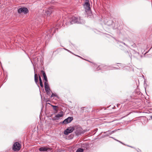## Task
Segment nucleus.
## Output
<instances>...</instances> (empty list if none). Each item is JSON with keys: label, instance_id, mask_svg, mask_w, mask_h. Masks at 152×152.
<instances>
[{"label": "nucleus", "instance_id": "26", "mask_svg": "<svg viewBox=\"0 0 152 152\" xmlns=\"http://www.w3.org/2000/svg\"><path fill=\"white\" fill-rule=\"evenodd\" d=\"M78 56L79 57H80V56Z\"/></svg>", "mask_w": 152, "mask_h": 152}, {"label": "nucleus", "instance_id": "16", "mask_svg": "<svg viewBox=\"0 0 152 152\" xmlns=\"http://www.w3.org/2000/svg\"><path fill=\"white\" fill-rule=\"evenodd\" d=\"M39 83H40V86L42 87L43 86V85L42 82V80L40 76L39 75Z\"/></svg>", "mask_w": 152, "mask_h": 152}, {"label": "nucleus", "instance_id": "5", "mask_svg": "<svg viewBox=\"0 0 152 152\" xmlns=\"http://www.w3.org/2000/svg\"><path fill=\"white\" fill-rule=\"evenodd\" d=\"M28 10L26 7H21L18 10V12L19 13H23L25 14H26L28 12Z\"/></svg>", "mask_w": 152, "mask_h": 152}, {"label": "nucleus", "instance_id": "2", "mask_svg": "<svg viewBox=\"0 0 152 152\" xmlns=\"http://www.w3.org/2000/svg\"><path fill=\"white\" fill-rule=\"evenodd\" d=\"M56 28H51L49 30L48 33L45 37V39L46 43L50 39L53 34L55 32Z\"/></svg>", "mask_w": 152, "mask_h": 152}, {"label": "nucleus", "instance_id": "24", "mask_svg": "<svg viewBox=\"0 0 152 152\" xmlns=\"http://www.w3.org/2000/svg\"><path fill=\"white\" fill-rule=\"evenodd\" d=\"M150 118H151V119H152V116H150Z\"/></svg>", "mask_w": 152, "mask_h": 152}, {"label": "nucleus", "instance_id": "18", "mask_svg": "<svg viewBox=\"0 0 152 152\" xmlns=\"http://www.w3.org/2000/svg\"><path fill=\"white\" fill-rule=\"evenodd\" d=\"M57 97V95L56 94L52 93V95L51 96V97Z\"/></svg>", "mask_w": 152, "mask_h": 152}, {"label": "nucleus", "instance_id": "21", "mask_svg": "<svg viewBox=\"0 0 152 152\" xmlns=\"http://www.w3.org/2000/svg\"><path fill=\"white\" fill-rule=\"evenodd\" d=\"M64 50H66V51H68V52H70V53H72V54H73V53H72L71 51H70L69 50H68V49H66V48H65V49H64Z\"/></svg>", "mask_w": 152, "mask_h": 152}, {"label": "nucleus", "instance_id": "11", "mask_svg": "<svg viewBox=\"0 0 152 152\" xmlns=\"http://www.w3.org/2000/svg\"><path fill=\"white\" fill-rule=\"evenodd\" d=\"M116 131H117V130H113V131L111 132L109 130L108 131H107L104 132V133L106 134H105L106 136H109V135H111L113 133H114Z\"/></svg>", "mask_w": 152, "mask_h": 152}, {"label": "nucleus", "instance_id": "13", "mask_svg": "<svg viewBox=\"0 0 152 152\" xmlns=\"http://www.w3.org/2000/svg\"><path fill=\"white\" fill-rule=\"evenodd\" d=\"M53 10L51 9H48V10H45V12L47 15H50L53 12Z\"/></svg>", "mask_w": 152, "mask_h": 152}, {"label": "nucleus", "instance_id": "6", "mask_svg": "<svg viewBox=\"0 0 152 152\" xmlns=\"http://www.w3.org/2000/svg\"><path fill=\"white\" fill-rule=\"evenodd\" d=\"M39 150L41 152H48L51 151V149L47 146H43L40 148Z\"/></svg>", "mask_w": 152, "mask_h": 152}, {"label": "nucleus", "instance_id": "22", "mask_svg": "<svg viewBox=\"0 0 152 152\" xmlns=\"http://www.w3.org/2000/svg\"><path fill=\"white\" fill-rule=\"evenodd\" d=\"M122 44H123L124 45H126V46H127V45H126L124 43V42H121Z\"/></svg>", "mask_w": 152, "mask_h": 152}, {"label": "nucleus", "instance_id": "17", "mask_svg": "<svg viewBox=\"0 0 152 152\" xmlns=\"http://www.w3.org/2000/svg\"><path fill=\"white\" fill-rule=\"evenodd\" d=\"M83 149L81 148H79L76 151V152H83Z\"/></svg>", "mask_w": 152, "mask_h": 152}, {"label": "nucleus", "instance_id": "3", "mask_svg": "<svg viewBox=\"0 0 152 152\" xmlns=\"http://www.w3.org/2000/svg\"><path fill=\"white\" fill-rule=\"evenodd\" d=\"M83 7L86 12L91 11L90 4L89 3L88 0H86V2L83 4Z\"/></svg>", "mask_w": 152, "mask_h": 152}, {"label": "nucleus", "instance_id": "8", "mask_svg": "<svg viewBox=\"0 0 152 152\" xmlns=\"http://www.w3.org/2000/svg\"><path fill=\"white\" fill-rule=\"evenodd\" d=\"M73 127H69L67 128L64 131V134L65 135H68L69 134L72 132L74 130Z\"/></svg>", "mask_w": 152, "mask_h": 152}, {"label": "nucleus", "instance_id": "9", "mask_svg": "<svg viewBox=\"0 0 152 152\" xmlns=\"http://www.w3.org/2000/svg\"><path fill=\"white\" fill-rule=\"evenodd\" d=\"M45 87L46 91L47 93L48 94V93L50 92V89L49 87L48 83V82H45Z\"/></svg>", "mask_w": 152, "mask_h": 152}, {"label": "nucleus", "instance_id": "7", "mask_svg": "<svg viewBox=\"0 0 152 152\" xmlns=\"http://www.w3.org/2000/svg\"><path fill=\"white\" fill-rule=\"evenodd\" d=\"M73 120V118L72 117H69L65 119L62 122V124H67Z\"/></svg>", "mask_w": 152, "mask_h": 152}, {"label": "nucleus", "instance_id": "23", "mask_svg": "<svg viewBox=\"0 0 152 152\" xmlns=\"http://www.w3.org/2000/svg\"><path fill=\"white\" fill-rule=\"evenodd\" d=\"M99 67H98V68H97V70H99Z\"/></svg>", "mask_w": 152, "mask_h": 152}, {"label": "nucleus", "instance_id": "1", "mask_svg": "<svg viewBox=\"0 0 152 152\" xmlns=\"http://www.w3.org/2000/svg\"><path fill=\"white\" fill-rule=\"evenodd\" d=\"M85 23V21L81 19L80 17L73 16L71 18L69 22H67L66 24L67 26L76 23H78L83 24Z\"/></svg>", "mask_w": 152, "mask_h": 152}, {"label": "nucleus", "instance_id": "25", "mask_svg": "<svg viewBox=\"0 0 152 152\" xmlns=\"http://www.w3.org/2000/svg\"><path fill=\"white\" fill-rule=\"evenodd\" d=\"M34 71H35V68L34 67Z\"/></svg>", "mask_w": 152, "mask_h": 152}, {"label": "nucleus", "instance_id": "14", "mask_svg": "<svg viewBox=\"0 0 152 152\" xmlns=\"http://www.w3.org/2000/svg\"><path fill=\"white\" fill-rule=\"evenodd\" d=\"M51 106L53 107V110L55 111V113H57L58 111V110L57 108H58V107L56 106L51 105Z\"/></svg>", "mask_w": 152, "mask_h": 152}, {"label": "nucleus", "instance_id": "20", "mask_svg": "<svg viewBox=\"0 0 152 152\" xmlns=\"http://www.w3.org/2000/svg\"><path fill=\"white\" fill-rule=\"evenodd\" d=\"M111 137V138H113V139H114V140H116V141H117L118 142H120V143H122V144H123V143H122V142H121V141H119L118 140H116V139H115L114 138H113V137Z\"/></svg>", "mask_w": 152, "mask_h": 152}, {"label": "nucleus", "instance_id": "4", "mask_svg": "<svg viewBox=\"0 0 152 152\" xmlns=\"http://www.w3.org/2000/svg\"><path fill=\"white\" fill-rule=\"evenodd\" d=\"M20 148V145L18 142H15L13 146V149L14 151H19Z\"/></svg>", "mask_w": 152, "mask_h": 152}, {"label": "nucleus", "instance_id": "10", "mask_svg": "<svg viewBox=\"0 0 152 152\" xmlns=\"http://www.w3.org/2000/svg\"><path fill=\"white\" fill-rule=\"evenodd\" d=\"M64 113L63 111H61L59 114L56 115L55 117L53 118L54 120L58 119V118L61 117L63 116Z\"/></svg>", "mask_w": 152, "mask_h": 152}, {"label": "nucleus", "instance_id": "12", "mask_svg": "<svg viewBox=\"0 0 152 152\" xmlns=\"http://www.w3.org/2000/svg\"><path fill=\"white\" fill-rule=\"evenodd\" d=\"M41 72L43 74L44 79L45 80V82H48V79L45 72L43 70H41Z\"/></svg>", "mask_w": 152, "mask_h": 152}, {"label": "nucleus", "instance_id": "15", "mask_svg": "<svg viewBox=\"0 0 152 152\" xmlns=\"http://www.w3.org/2000/svg\"><path fill=\"white\" fill-rule=\"evenodd\" d=\"M34 81L37 84L38 83V76L37 74L35 73L34 74Z\"/></svg>", "mask_w": 152, "mask_h": 152}, {"label": "nucleus", "instance_id": "19", "mask_svg": "<svg viewBox=\"0 0 152 152\" xmlns=\"http://www.w3.org/2000/svg\"><path fill=\"white\" fill-rule=\"evenodd\" d=\"M105 69H106L107 70L112 69L111 67L110 66H105Z\"/></svg>", "mask_w": 152, "mask_h": 152}]
</instances>
